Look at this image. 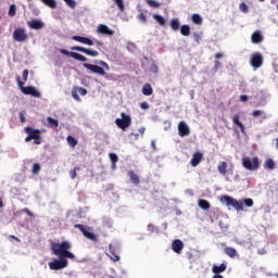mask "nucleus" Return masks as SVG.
<instances>
[{
	"label": "nucleus",
	"instance_id": "1",
	"mask_svg": "<svg viewBox=\"0 0 278 278\" xmlns=\"http://www.w3.org/2000/svg\"><path fill=\"white\" fill-rule=\"evenodd\" d=\"M73 245L68 241L62 243H51V251L59 260L49 263L50 270H62L68 266V260H75V254L71 252Z\"/></svg>",
	"mask_w": 278,
	"mask_h": 278
},
{
	"label": "nucleus",
	"instance_id": "2",
	"mask_svg": "<svg viewBox=\"0 0 278 278\" xmlns=\"http://www.w3.org/2000/svg\"><path fill=\"white\" fill-rule=\"evenodd\" d=\"M25 134L28 136L25 138V142H31L34 140V144H42V137L40 136V129H34L33 127L28 126L24 128Z\"/></svg>",
	"mask_w": 278,
	"mask_h": 278
},
{
	"label": "nucleus",
	"instance_id": "3",
	"mask_svg": "<svg viewBox=\"0 0 278 278\" xmlns=\"http://www.w3.org/2000/svg\"><path fill=\"white\" fill-rule=\"evenodd\" d=\"M241 162L245 170H260V166H262V162H260V157L257 156H254L253 159L243 156Z\"/></svg>",
	"mask_w": 278,
	"mask_h": 278
},
{
	"label": "nucleus",
	"instance_id": "4",
	"mask_svg": "<svg viewBox=\"0 0 278 278\" xmlns=\"http://www.w3.org/2000/svg\"><path fill=\"white\" fill-rule=\"evenodd\" d=\"M222 203H226V205L229 207H233L237 210V212H242L244 210V203L229 197V195H223L220 198Z\"/></svg>",
	"mask_w": 278,
	"mask_h": 278
},
{
	"label": "nucleus",
	"instance_id": "5",
	"mask_svg": "<svg viewBox=\"0 0 278 278\" xmlns=\"http://www.w3.org/2000/svg\"><path fill=\"white\" fill-rule=\"evenodd\" d=\"M121 117L122 118L115 119V125L122 129V131H125L128 127H131V116L122 112Z\"/></svg>",
	"mask_w": 278,
	"mask_h": 278
},
{
	"label": "nucleus",
	"instance_id": "6",
	"mask_svg": "<svg viewBox=\"0 0 278 278\" xmlns=\"http://www.w3.org/2000/svg\"><path fill=\"white\" fill-rule=\"evenodd\" d=\"M75 229H79V231H81V233L85 236V238H88V240H91L92 242H99V238L97 237V235H94V232H90L88 231V229H86V226H84L83 224H76Z\"/></svg>",
	"mask_w": 278,
	"mask_h": 278
},
{
	"label": "nucleus",
	"instance_id": "7",
	"mask_svg": "<svg viewBox=\"0 0 278 278\" xmlns=\"http://www.w3.org/2000/svg\"><path fill=\"white\" fill-rule=\"evenodd\" d=\"M250 64L253 66V68H261L262 64H264V56L262 53H253L250 59Z\"/></svg>",
	"mask_w": 278,
	"mask_h": 278
},
{
	"label": "nucleus",
	"instance_id": "8",
	"mask_svg": "<svg viewBox=\"0 0 278 278\" xmlns=\"http://www.w3.org/2000/svg\"><path fill=\"white\" fill-rule=\"evenodd\" d=\"M121 249L118 248V245H114V244H110L109 245V256L110 260H112V262H119L121 261Z\"/></svg>",
	"mask_w": 278,
	"mask_h": 278
},
{
	"label": "nucleus",
	"instance_id": "9",
	"mask_svg": "<svg viewBox=\"0 0 278 278\" xmlns=\"http://www.w3.org/2000/svg\"><path fill=\"white\" fill-rule=\"evenodd\" d=\"M29 38V36H27V33H25V28H16L13 31V39L16 42H25V40H27Z\"/></svg>",
	"mask_w": 278,
	"mask_h": 278
},
{
	"label": "nucleus",
	"instance_id": "10",
	"mask_svg": "<svg viewBox=\"0 0 278 278\" xmlns=\"http://www.w3.org/2000/svg\"><path fill=\"white\" fill-rule=\"evenodd\" d=\"M60 53H62L63 55H67V58H73L74 60H78V62H88V59L86 56L77 52H71L66 49H61Z\"/></svg>",
	"mask_w": 278,
	"mask_h": 278
},
{
	"label": "nucleus",
	"instance_id": "11",
	"mask_svg": "<svg viewBox=\"0 0 278 278\" xmlns=\"http://www.w3.org/2000/svg\"><path fill=\"white\" fill-rule=\"evenodd\" d=\"M72 51H79L80 53H85L86 55H90V58H98L99 51L97 50H91L88 48H84L81 46H74L71 48Z\"/></svg>",
	"mask_w": 278,
	"mask_h": 278
},
{
	"label": "nucleus",
	"instance_id": "12",
	"mask_svg": "<svg viewBox=\"0 0 278 278\" xmlns=\"http://www.w3.org/2000/svg\"><path fill=\"white\" fill-rule=\"evenodd\" d=\"M178 136H180V138H186V136H190V127H188V124H186V122L178 123Z\"/></svg>",
	"mask_w": 278,
	"mask_h": 278
},
{
	"label": "nucleus",
	"instance_id": "13",
	"mask_svg": "<svg viewBox=\"0 0 278 278\" xmlns=\"http://www.w3.org/2000/svg\"><path fill=\"white\" fill-rule=\"evenodd\" d=\"M83 66L87 68L88 71H91V73H96L97 75H105V70L99 65H93L89 63H84Z\"/></svg>",
	"mask_w": 278,
	"mask_h": 278
},
{
	"label": "nucleus",
	"instance_id": "14",
	"mask_svg": "<svg viewBox=\"0 0 278 278\" xmlns=\"http://www.w3.org/2000/svg\"><path fill=\"white\" fill-rule=\"evenodd\" d=\"M23 94H29L30 97H35V99H40L41 94L36 87L27 86L22 88Z\"/></svg>",
	"mask_w": 278,
	"mask_h": 278
},
{
	"label": "nucleus",
	"instance_id": "15",
	"mask_svg": "<svg viewBox=\"0 0 278 278\" xmlns=\"http://www.w3.org/2000/svg\"><path fill=\"white\" fill-rule=\"evenodd\" d=\"M97 34H102V36H114V30L110 29L105 24H99L97 27Z\"/></svg>",
	"mask_w": 278,
	"mask_h": 278
},
{
	"label": "nucleus",
	"instance_id": "16",
	"mask_svg": "<svg viewBox=\"0 0 278 278\" xmlns=\"http://www.w3.org/2000/svg\"><path fill=\"white\" fill-rule=\"evenodd\" d=\"M27 25L30 29H45V22L40 20H30L27 22Z\"/></svg>",
	"mask_w": 278,
	"mask_h": 278
},
{
	"label": "nucleus",
	"instance_id": "17",
	"mask_svg": "<svg viewBox=\"0 0 278 278\" xmlns=\"http://www.w3.org/2000/svg\"><path fill=\"white\" fill-rule=\"evenodd\" d=\"M72 40H75L76 42H80L81 45H87L88 47H92L94 45V41L88 37H81V36H73Z\"/></svg>",
	"mask_w": 278,
	"mask_h": 278
},
{
	"label": "nucleus",
	"instance_id": "18",
	"mask_svg": "<svg viewBox=\"0 0 278 278\" xmlns=\"http://www.w3.org/2000/svg\"><path fill=\"white\" fill-rule=\"evenodd\" d=\"M172 249L174 253H177L178 255L181 254V251H184V241L176 239L172 243Z\"/></svg>",
	"mask_w": 278,
	"mask_h": 278
},
{
	"label": "nucleus",
	"instance_id": "19",
	"mask_svg": "<svg viewBox=\"0 0 278 278\" xmlns=\"http://www.w3.org/2000/svg\"><path fill=\"white\" fill-rule=\"evenodd\" d=\"M201 162H203V153L195 152L191 159V166L197 167Z\"/></svg>",
	"mask_w": 278,
	"mask_h": 278
},
{
	"label": "nucleus",
	"instance_id": "20",
	"mask_svg": "<svg viewBox=\"0 0 278 278\" xmlns=\"http://www.w3.org/2000/svg\"><path fill=\"white\" fill-rule=\"evenodd\" d=\"M251 40L253 45H260V42L264 41V36H262L260 30H255L251 36Z\"/></svg>",
	"mask_w": 278,
	"mask_h": 278
},
{
	"label": "nucleus",
	"instance_id": "21",
	"mask_svg": "<svg viewBox=\"0 0 278 278\" xmlns=\"http://www.w3.org/2000/svg\"><path fill=\"white\" fill-rule=\"evenodd\" d=\"M225 270H227V264L225 263H222L219 266L213 265L212 267V273H214V275H220V273H225Z\"/></svg>",
	"mask_w": 278,
	"mask_h": 278
},
{
	"label": "nucleus",
	"instance_id": "22",
	"mask_svg": "<svg viewBox=\"0 0 278 278\" xmlns=\"http://www.w3.org/2000/svg\"><path fill=\"white\" fill-rule=\"evenodd\" d=\"M224 253H226V255H228V257H230L231 260H233L235 257H238V250L231 247H226L224 249Z\"/></svg>",
	"mask_w": 278,
	"mask_h": 278
},
{
	"label": "nucleus",
	"instance_id": "23",
	"mask_svg": "<svg viewBox=\"0 0 278 278\" xmlns=\"http://www.w3.org/2000/svg\"><path fill=\"white\" fill-rule=\"evenodd\" d=\"M232 123L233 125H236V127H239V129L241 130L242 134H244V124H242V122H240V115L236 114L232 117Z\"/></svg>",
	"mask_w": 278,
	"mask_h": 278
},
{
	"label": "nucleus",
	"instance_id": "24",
	"mask_svg": "<svg viewBox=\"0 0 278 278\" xmlns=\"http://www.w3.org/2000/svg\"><path fill=\"white\" fill-rule=\"evenodd\" d=\"M228 164L225 161L218 163L217 170L220 175H227Z\"/></svg>",
	"mask_w": 278,
	"mask_h": 278
},
{
	"label": "nucleus",
	"instance_id": "25",
	"mask_svg": "<svg viewBox=\"0 0 278 278\" xmlns=\"http://www.w3.org/2000/svg\"><path fill=\"white\" fill-rule=\"evenodd\" d=\"M128 176L130 177L131 184H135V186H138V184H140V176H138V174H135L134 170H129Z\"/></svg>",
	"mask_w": 278,
	"mask_h": 278
},
{
	"label": "nucleus",
	"instance_id": "26",
	"mask_svg": "<svg viewBox=\"0 0 278 278\" xmlns=\"http://www.w3.org/2000/svg\"><path fill=\"white\" fill-rule=\"evenodd\" d=\"M142 94H144V97H151V94H153V87H151L149 84H146L142 87Z\"/></svg>",
	"mask_w": 278,
	"mask_h": 278
},
{
	"label": "nucleus",
	"instance_id": "27",
	"mask_svg": "<svg viewBox=\"0 0 278 278\" xmlns=\"http://www.w3.org/2000/svg\"><path fill=\"white\" fill-rule=\"evenodd\" d=\"M198 205L199 207H201V210H210V207H212V205L210 204V201L203 200V199H200L198 201Z\"/></svg>",
	"mask_w": 278,
	"mask_h": 278
},
{
	"label": "nucleus",
	"instance_id": "28",
	"mask_svg": "<svg viewBox=\"0 0 278 278\" xmlns=\"http://www.w3.org/2000/svg\"><path fill=\"white\" fill-rule=\"evenodd\" d=\"M47 122H48V127L53 128V127H59L60 126V123L58 122V119H55L51 116L47 117Z\"/></svg>",
	"mask_w": 278,
	"mask_h": 278
},
{
	"label": "nucleus",
	"instance_id": "29",
	"mask_svg": "<svg viewBox=\"0 0 278 278\" xmlns=\"http://www.w3.org/2000/svg\"><path fill=\"white\" fill-rule=\"evenodd\" d=\"M264 168H267V170H274V168H275V161H273V159H267L265 161Z\"/></svg>",
	"mask_w": 278,
	"mask_h": 278
},
{
	"label": "nucleus",
	"instance_id": "30",
	"mask_svg": "<svg viewBox=\"0 0 278 278\" xmlns=\"http://www.w3.org/2000/svg\"><path fill=\"white\" fill-rule=\"evenodd\" d=\"M252 116H254V118H257V116H263L264 121H266V118H268V115H266V113L261 110H254L252 112Z\"/></svg>",
	"mask_w": 278,
	"mask_h": 278
},
{
	"label": "nucleus",
	"instance_id": "31",
	"mask_svg": "<svg viewBox=\"0 0 278 278\" xmlns=\"http://www.w3.org/2000/svg\"><path fill=\"white\" fill-rule=\"evenodd\" d=\"M67 143L70 144V147H72V149H75V147H77V139H75V137L73 136H67L66 138Z\"/></svg>",
	"mask_w": 278,
	"mask_h": 278
},
{
	"label": "nucleus",
	"instance_id": "32",
	"mask_svg": "<svg viewBox=\"0 0 278 278\" xmlns=\"http://www.w3.org/2000/svg\"><path fill=\"white\" fill-rule=\"evenodd\" d=\"M170 27H172V29H174V31H177L179 29V20L173 18L170 21Z\"/></svg>",
	"mask_w": 278,
	"mask_h": 278
},
{
	"label": "nucleus",
	"instance_id": "33",
	"mask_svg": "<svg viewBox=\"0 0 278 278\" xmlns=\"http://www.w3.org/2000/svg\"><path fill=\"white\" fill-rule=\"evenodd\" d=\"M153 18L156 21V23H159V25H166V20H164L162 15L154 14Z\"/></svg>",
	"mask_w": 278,
	"mask_h": 278
},
{
	"label": "nucleus",
	"instance_id": "34",
	"mask_svg": "<svg viewBox=\"0 0 278 278\" xmlns=\"http://www.w3.org/2000/svg\"><path fill=\"white\" fill-rule=\"evenodd\" d=\"M192 22H193L195 25H201V23H203V18H202L201 15H199V14H193V15H192Z\"/></svg>",
	"mask_w": 278,
	"mask_h": 278
},
{
	"label": "nucleus",
	"instance_id": "35",
	"mask_svg": "<svg viewBox=\"0 0 278 278\" xmlns=\"http://www.w3.org/2000/svg\"><path fill=\"white\" fill-rule=\"evenodd\" d=\"M181 36H188L190 34V27L188 25H182L180 27Z\"/></svg>",
	"mask_w": 278,
	"mask_h": 278
},
{
	"label": "nucleus",
	"instance_id": "36",
	"mask_svg": "<svg viewBox=\"0 0 278 278\" xmlns=\"http://www.w3.org/2000/svg\"><path fill=\"white\" fill-rule=\"evenodd\" d=\"M74 89L78 94H81V97H86V94H88V90L84 87H76Z\"/></svg>",
	"mask_w": 278,
	"mask_h": 278
},
{
	"label": "nucleus",
	"instance_id": "37",
	"mask_svg": "<svg viewBox=\"0 0 278 278\" xmlns=\"http://www.w3.org/2000/svg\"><path fill=\"white\" fill-rule=\"evenodd\" d=\"M109 157H110V160H111L113 166H115V165H116V162H118V155H116L115 153H110V154H109Z\"/></svg>",
	"mask_w": 278,
	"mask_h": 278
},
{
	"label": "nucleus",
	"instance_id": "38",
	"mask_svg": "<svg viewBox=\"0 0 278 278\" xmlns=\"http://www.w3.org/2000/svg\"><path fill=\"white\" fill-rule=\"evenodd\" d=\"M9 16H16V5L15 4L10 5Z\"/></svg>",
	"mask_w": 278,
	"mask_h": 278
},
{
	"label": "nucleus",
	"instance_id": "39",
	"mask_svg": "<svg viewBox=\"0 0 278 278\" xmlns=\"http://www.w3.org/2000/svg\"><path fill=\"white\" fill-rule=\"evenodd\" d=\"M33 175H38V173H40V164H38V163H35L34 165H33Z\"/></svg>",
	"mask_w": 278,
	"mask_h": 278
},
{
	"label": "nucleus",
	"instance_id": "40",
	"mask_svg": "<svg viewBox=\"0 0 278 278\" xmlns=\"http://www.w3.org/2000/svg\"><path fill=\"white\" fill-rule=\"evenodd\" d=\"M77 170H80L78 166L74 167V169L70 172L71 179H75V177H77Z\"/></svg>",
	"mask_w": 278,
	"mask_h": 278
},
{
	"label": "nucleus",
	"instance_id": "41",
	"mask_svg": "<svg viewBox=\"0 0 278 278\" xmlns=\"http://www.w3.org/2000/svg\"><path fill=\"white\" fill-rule=\"evenodd\" d=\"M43 3H46V5H48V8H52V9L58 8L56 1H45Z\"/></svg>",
	"mask_w": 278,
	"mask_h": 278
},
{
	"label": "nucleus",
	"instance_id": "42",
	"mask_svg": "<svg viewBox=\"0 0 278 278\" xmlns=\"http://www.w3.org/2000/svg\"><path fill=\"white\" fill-rule=\"evenodd\" d=\"M244 205H247V207H253V199L248 198L243 200Z\"/></svg>",
	"mask_w": 278,
	"mask_h": 278
},
{
	"label": "nucleus",
	"instance_id": "43",
	"mask_svg": "<svg viewBox=\"0 0 278 278\" xmlns=\"http://www.w3.org/2000/svg\"><path fill=\"white\" fill-rule=\"evenodd\" d=\"M148 231H151V233H157V227H155L153 224L148 225Z\"/></svg>",
	"mask_w": 278,
	"mask_h": 278
},
{
	"label": "nucleus",
	"instance_id": "44",
	"mask_svg": "<svg viewBox=\"0 0 278 278\" xmlns=\"http://www.w3.org/2000/svg\"><path fill=\"white\" fill-rule=\"evenodd\" d=\"M72 97L75 99V101H81V98L75 89L72 90Z\"/></svg>",
	"mask_w": 278,
	"mask_h": 278
},
{
	"label": "nucleus",
	"instance_id": "45",
	"mask_svg": "<svg viewBox=\"0 0 278 278\" xmlns=\"http://www.w3.org/2000/svg\"><path fill=\"white\" fill-rule=\"evenodd\" d=\"M148 4L150 5V8H160V5H162V3L157 1H148Z\"/></svg>",
	"mask_w": 278,
	"mask_h": 278
},
{
	"label": "nucleus",
	"instance_id": "46",
	"mask_svg": "<svg viewBox=\"0 0 278 278\" xmlns=\"http://www.w3.org/2000/svg\"><path fill=\"white\" fill-rule=\"evenodd\" d=\"M16 80H17V85H18L20 90L23 91V88H25V83H23V81L21 80V77H20V76L16 77Z\"/></svg>",
	"mask_w": 278,
	"mask_h": 278
},
{
	"label": "nucleus",
	"instance_id": "47",
	"mask_svg": "<svg viewBox=\"0 0 278 278\" xmlns=\"http://www.w3.org/2000/svg\"><path fill=\"white\" fill-rule=\"evenodd\" d=\"M239 8L241 12H244V13L249 12V7L244 2H242Z\"/></svg>",
	"mask_w": 278,
	"mask_h": 278
},
{
	"label": "nucleus",
	"instance_id": "48",
	"mask_svg": "<svg viewBox=\"0 0 278 278\" xmlns=\"http://www.w3.org/2000/svg\"><path fill=\"white\" fill-rule=\"evenodd\" d=\"M115 4L117 5L118 10H121V12L125 10V4L123 1H116Z\"/></svg>",
	"mask_w": 278,
	"mask_h": 278
},
{
	"label": "nucleus",
	"instance_id": "49",
	"mask_svg": "<svg viewBox=\"0 0 278 278\" xmlns=\"http://www.w3.org/2000/svg\"><path fill=\"white\" fill-rule=\"evenodd\" d=\"M22 77L24 81H27V77H29V70H24Z\"/></svg>",
	"mask_w": 278,
	"mask_h": 278
},
{
	"label": "nucleus",
	"instance_id": "50",
	"mask_svg": "<svg viewBox=\"0 0 278 278\" xmlns=\"http://www.w3.org/2000/svg\"><path fill=\"white\" fill-rule=\"evenodd\" d=\"M138 18L141 23H147V15H144V13L139 14Z\"/></svg>",
	"mask_w": 278,
	"mask_h": 278
},
{
	"label": "nucleus",
	"instance_id": "51",
	"mask_svg": "<svg viewBox=\"0 0 278 278\" xmlns=\"http://www.w3.org/2000/svg\"><path fill=\"white\" fill-rule=\"evenodd\" d=\"M22 212L24 214H27V216H30V218H34V214L31 213V211H29V208H23Z\"/></svg>",
	"mask_w": 278,
	"mask_h": 278
},
{
	"label": "nucleus",
	"instance_id": "52",
	"mask_svg": "<svg viewBox=\"0 0 278 278\" xmlns=\"http://www.w3.org/2000/svg\"><path fill=\"white\" fill-rule=\"evenodd\" d=\"M239 99H240V101H242V103H247V101H249V96L241 94Z\"/></svg>",
	"mask_w": 278,
	"mask_h": 278
},
{
	"label": "nucleus",
	"instance_id": "53",
	"mask_svg": "<svg viewBox=\"0 0 278 278\" xmlns=\"http://www.w3.org/2000/svg\"><path fill=\"white\" fill-rule=\"evenodd\" d=\"M140 108L141 110H149V102H141Z\"/></svg>",
	"mask_w": 278,
	"mask_h": 278
},
{
	"label": "nucleus",
	"instance_id": "54",
	"mask_svg": "<svg viewBox=\"0 0 278 278\" xmlns=\"http://www.w3.org/2000/svg\"><path fill=\"white\" fill-rule=\"evenodd\" d=\"M193 38L198 43L201 42V35H199V33H194Z\"/></svg>",
	"mask_w": 278,
	"mask_h": 278
},
{
	"label": "nucleus",
	"instance_id": "55",
	"mask_svg": "<svg viewBox=\"0 0 278 278\" xmlns=\"http://www.w3.org/2000/svg\"><path fill=\"white\" fill-rule=\"evenodd\" d=\"M101 66L105 67L106 71H110V65L105 61L100 62Z\"/></svg>",
	"mask_w": 278,
	"mask_h": 278
},
{
	"label": "nucleus",
	"instance_id": "56",
	"mask_svg": "<svg viewBox=\"0 0 278 278\" xmlns=\"http://www.w3.org/2000/svg\"><path fill=\"white\" fill-rule=\"evenodd\" d=\"M258 255H266V249H260L257 250Z\"/></svg>",
	"mask_w": 278,
	"mask_h": 278
},
{
	"label": "nucleus",
	"instance_id": "57",
	"mask_svg": "<svg viewBox=\"0 0 278 278\" xmlns=\"http://www.w3.org/2000/svg\"><path fill=\"white\" fill-rule=\"evenodd\" d=\"M144 131H147L146 127H140L139 128V134L141 135V138H142V136H144Z\"/></svg>",
	"mask_w": 278,
	"mask_h": 278
},
{
	"label": "nucleus",
	"instance_id": "58",
	"mask_svg": "<svg viewBox=\"0 0 278 278\" xmlns=\"http://www.w3.org/2000/svg\"><path fill=\"white\" fill-rule=\"evenodd\" d=\"M66 3H68L70 8H75V5H77L76 1H67Z\"/></svg>",
	"mask_w": 278,
	"mask_h": 278
},
{
	"label": "nucleus",
	"instance_id": "59",
	"mask_svg": "<svg viewBox=\"0 0 278 278\" xmlns=\"http://www.w3.org/2000/svg\"><path fill=\"white\" fill-rule=\"evenodd\" d=\"M151 72L152 73H157V65L152 64Z\"/></svg>",
	"mask_w": 278,
	"mask_h": 278
},
{
	"label": "nucleus",
	"instance_id": "60",
	"mask_svg": "<svg viewBox=\"0 0 278 278\" xmlns=\"http://www.w3.org/2000/svg\"><path fill=\"white\" fill-rule=\"evenodd\" d=\"M222 64L220 61H215V71L220 68Z\"/></svg>",
	"mask_w": 278,
	"mask_h": 278
},
{
	"label": "nucleus",
	"instance_id": "61",
	"mask_svg": "<svg viewBox=\"0 0 278 278\" xmlns=\"http://www.w3.org/2000/svg\"><path fill=\"white\" fill-rule=\"evenodd\" d=\"M20 121L21 123H25V115L23 113H20Z\"/></svg>",
	"mask_w": 278,
	"mask_h": 278
},
{
	"label": "nucleus",
	"instance_id": "62",
	"mask_svg": "<svg viewBox=\"0 0 278 278\" xmlns=\"http://www.w3.org/2000/svg\"><path fill=\"white\" fill-rule=\"evenodd\" d=\"M220 58H223V53L218 52V53L215 54L216 60H220Z\"/></svg>",
	"mask_w": 278,
	"mask_h": 278
},
{
	"label": "nucleus",
	"instance_id": "63",
	"mask_svg": "<svg viewBox=\"0 0 278 278\" xmlns=\"http://www.w3.org/2000/svg\"><path fill=\"white\" fill-rule=\"evenodd\" d=\"M130 136H134L135 137V140H139V138H140V135L139 134H131Z\"/></svg>",
	"mask_w": 278,
	"mask_h": 278
},
{
	"label": "nucleus",
	"instance_id": "64",
	"mask_svg": "<svg viewBox=\"0 0 278 278\" xmlns=\"http://www.w3.org/2000/svg\"><path fill=\"white\" fill-rule=\"evenodd\" d=\"M213 278H225L223 275H214Z\"/></svg>",
	"mask_w": 278,
	"mask_h": 278
}]
</instances>
